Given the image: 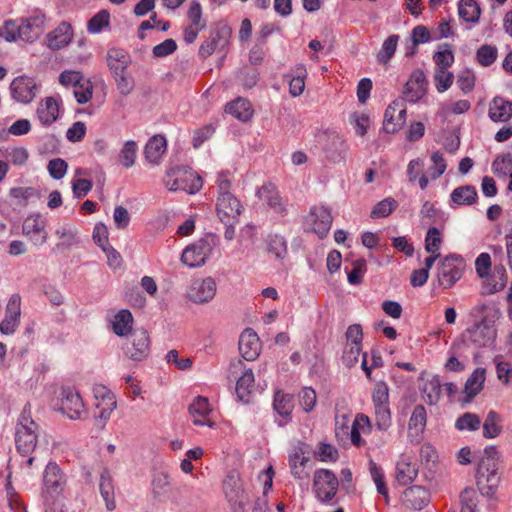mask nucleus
Returning a JSON list of instances; mask_svg holds the SVG:
<instances>
[{
    "instance_id": "nucleus-52",
    "label": "nucleus",
    "mask_w": 512,
    "mask_h": 512,
    "mask_svg": "<svg viewBox=\"0 0 512 512\" xmlns=\"http://www.w3.org/2000/svg\"><path fill=\"white\" fill-rule=\"evenodd\" d=\"M112 331L119 336L128 332V310L122 309L109 318Z\"/></svg>"
},
{
    "instance_id": "nucleus-9",
    "label": "nucleus",
    "mask_w": 512,
    "mask_h": 512,
    "mask_svg": "<svg viewBox=\"0 0 512 512\" xmlns=\"http://www.w3.org/2000/svg\"><path fill=\"white\" fill-rule=\"evenodd\" d=\"M372 401L375 409V425L380 431H386L392 424L389 408V388L381 381L375 384L372 393Z\"/></svg>"
},
{
    "instance_id": "nucleus-37",
    "label": "nucleus",
    "mask_w": 512,
    "mask_h": 512,
    "mask_svg": "<svg viewBox=\"0 0 512 512\" xmlns=\"http://www.w3.org/2000/svg\"><path fill=\"white\" fill-rule=\"evenodd\" d=\"M427 422V412L423 405L415 406L409 419V436L415 433L418 438L425 430Z\"/></svg>"
},
{
    "instance_id": "nucleus-56",
    "label": "nucleus",
    "mask_w": 512,
    "mask_h": 512,
    "mask_svg": "<svg viewBox=\"0 0 512 512\" xmlns=\"http://www.w3.org/2000/svg\"><path fill=\"white\" fill-rule=\"evenodd\" d=\"M461 512H476L477 493L473 488H465L460 496Z\"/></svg>"
},
{
    "instance_id": "nucleus-20",
    "label": "nucleus",
    "mask_w": 512,
    "mask_h": 512,
    "mask_svg": "<svg viewBox=\"0 0 512 512\" xmlns=\"http://www.w3.org/2000/svg\"><path fill=\"white\" fill-rule=\"evenodd\" d=\"M21 317V297L19 294H13L7 303L5 317L0 323V331L3 334H13L20 323Z\"/></svg>"
},
{
    "instance_id": "nucleus-3",
    "label": "nucleus",
    "mask_w": 512,
    "mask_h": 512,
    "mask_svg": "<svg viewBox=\"0 0 512 512\" xmlns=\"http://www.w3.org/2000/svg\"><path fill=\"white\" fill-rule=\"evenodd\" d=\"M218 198L216 212L224 224L235 223L241 214L242 206L239 200L230 192L231 179L229 172H221L217 179Z\"/></svg>"
},
{
    "instance_id": "nucleus-8",
    "label": "nucleus",
    "mask_w": 512,
    "mask_h": 512,
    "mask_svg": "<svg viewBox=\"0 0 512 512\" xmlns=\"http://www.w3.org/2000/svg\"><path fill=\"white\" fill-rule=\"evenodd\" d=\"M37 431L38 425L24 410L17 424L15 434L16 448L19 453L28 455L34 451L38 438Z\"/></svg>"
},
{
    "instance_id": "nucleus-23",
    "label": "nucleus",
    "mask_w": 512,
    "mask_h": 512,
    "mask_svg": "<svg viewBox=\"0 0 512 512\" xmlns=\"http://www.w3.org/2000/svg\"><path fill=\"white\" fill-rule=\"evenodd\" d=\"M36 84L34 80L27 76L15 78L10 86L12 97L21 103H29L35 97Z\"/></svg>"
},
{
    "instance_id": "nucleus-61",
    "label": "nucleus",
    "mask_w": 512,
    "mask_h": 512,
    "mask_svg": "<svg viewBox=\"0 0 512 512\" xmlns=\"http://www.w3.org/2000/svg\"><path fill=\"white\" fill-rule=\"evenodd\" d=\"M441 243L440 231L436 227H431L425 238V249L428 253H438L439 245Z\"/></svg>"
},
{
    "instance_id": "nucleus-63",
    "label": "nucleus",
    "mask_w": 512,
    "mask_h": 512,
    "mask_svg": "<svg viewBox=\"0 0 512 512\" xmlns=\"http://www.w3.org/2000/svg\"><path fill=\"white\" fill-rule=\"evenodd\" d=\"M177 50V43L173 39H166L162 43L154 46L152 52L156 58H163Z\"/></svg>"
},
{
    "instance_id": "nucleus-46",
    "label": "nucleus",
    "mask_w": 512,
    "mask_h": 512,
    "mask_svg": "<svg viewBox=\"0 0 512 512\" xmlns=\"http://www.w3.org/2000/svg\"><path fill=\"white\" fill-rule=\"evenodd\" d=\"M441 390L442 385L438 376H434L429 381H427L422 389L426 397V403L429 405L436 404L440 400Z\"/></svg>"
},
{
    "instance_id": "nucleus-11",
    "label": "nucleus",
    "mask_w": 512,
    "mask_h": 512,
    "mask_svg": "<svg viewBox=\"0 0 512 512\" xmlns=\"http://www.w3.org/2000/svg\"><path fill=\"white\" fill-rule=\"evenodd\" d=\"M95 398V418L98 419L97 425L102 428L104 421L109 418L112 411L116 408V398L113 392L102 384L93 386Z\"/></svg>"
},
{
    "instance_id": "nucleus-54",
    "label": "nucleus",
    "mask_w": 512,
    "mask_h": 512,
    "mask_svg": "<svg viewBox=\"0 0 512 512\" xmlns=\"http://www.w3.org/2000/svg\"><path fill=\"white\" fill-rule=\"evenodd\" d=\"M481 426V419L478 415L470 412L464 413L455 423L458 430L476 431Z\"/></svg>"
},
{
    "instance_id": "nucleus-15",
    "label": "nucleus",
    "mask_w": 512,
    "mask_h": 512,
    "mask_svg": "<svg viewBox=\"0 0 512 512\" xmlns=\"http://www.w3.org/2000/svg\"><path fill=\"white\" fill-rule=\"evenodd\" d=\"M186 294L188 299L194 303L209 302L216 294V282L211 277L195 279L191 282Z\"/></svg>"
},
{
    "instance_id": "nucleus-47",
    "label": "nucleus",
    "mask_w": 512,
    "mask_h": 512,
    "mask_svg": "<svg viewBox=\"0 0 512 512\" xmlns=\"http://www.w3.org/2000/svg\"><path fill=\"white\" fill-rule=\"evenodd\" d=\"M499 422V414L494 410L489 411L483 423V436L485 438L497 437L502 431Z\"/></svg>"
},
{
    "instance_id": "nucleus-2",
    "label": "nucleus",
    "mask_w": 512,
    "mask_h": 512,
    "mask_svg": "<svg viewBox=\"0 0 512 512\" xmlns=\"http://www.w3.org/2000/svg\"><path fill=\"white\" fill-rule=\"evenodd\" d=\"M46 16L40 10H35L26 18L7 20L3 25V38L7 41L18 39L25 42H34L45 29Z\"/></svg>"
},
{
    "instance_id": "nucleus-21",
    "label": "nucleus",
    "mask_w": 512,
    "mask_h": 512,
    "mask_svg": "<svg viewBox=\"0 0 512 512\" xmlns=\"http://www.w3.org/2000/svg\"><path fill=\"white\" fill-rule=\"evenodd\" d=\"M239 352L247 361L255 360L261 351V343L256 332L251 329H245L239 337Z\"/></svg>"
},
{
    "instance_id": "nucleus-32",
    "label": "nucleus",
    "mask_w": 512,
    "mask_h": 512,
    "mask_svg": "<svg viewBox=\"0 0 512 512\" xmlns=\"http://www.w3.org/2000/svg\"><path fill=\"white\" fill-rule=\"evenodd\" d=\"M346 144L344 140L337 134L329 137V142L325 147L327 158L334 163H341L345 160Z\"/></svg>"
},
{
    "instance_id": "nucleus-49",
    "label": "nucleus",
    "mask_w": 512,
    "mask_h": 512,
    "mask_svg": "<svg viewBox=\"0 0 512 512\" xmlns=\"http://www.w3.org/2000/svg\"><path fill=\"white\" fill-rule=\"evenodd\" d=\"M399 36L396 34L390 35L382 44L381 50L377 54V60L380 64H387L394 56Z\"/></svg>"
},
{
    "instance_id": "nucleus-16",
    "label": "nucleus",
    "mask_w": 512,
    "mask_h": 512,
    "mask_svg": "<svg viewBox=\"0 0 512 512\" xmlns=\"http://www.w3.org/2000/svg\"><path fill=\"white\" fill-rule=\"evenodd\" d=\"M211 251L212 247L209 242L205 239H200L185 248L181 256V261L189 267H198L205 263Z\"/></svg>"
},
{
    "instance_id": "nucleus-26",
    "label": "nucleus",
    "mask_w": 512,
    "mask_h": 512,
    "mask_svg": "<svg viewBox=\"0 0 512 512\" xmlns=\"http://www.w3.org/2000/svg\"><path fill=\"white\" fill-rule=\"evenodd\" d=\"M61 410L70 419H79L85 412V407L80 394L73 390L64 392Z\"/></svg>"
},
{
    "instance_id": "nucleus-42",
    "label": "nucleus",
    "mask_w": 512,
    "mask_h": 512,
    "mask_svg": "<svg viewBox=\"0 0 512 512\" xmlns=\"http://www.w3.org/2000/svg\"><path fill=\"white\" fill-rule=\"evenodd\" d=\"M459 16L465 22L477 23L481 10L474 0H461L458 7Z\"/></svg>"
},
{
    "instance_id": "nucleus-22",
    "label": "nucleus",
    "mask_w": 512,
    "mask_h": 512,
    "mask_svg": "<svg viewBox=\"0 0 512 512\" xmlns=\"http://www.w3.org/2000/svg\"><path fill=\"white\" fill-rule=\"evenodd\" d=\"M431 500L430 493L422 486H411L407 488L402 496L403 505L410 510L420 511L426 507Z\"/></svg>"
},
{
    "instance_id": "nucleus-25",
    "label": "nucleus",
    "mask_w": 512,
    "mask_h": 512,
    "mask_svg": "<svg viewBox=\"0 0 512 512\" xmlns=\"http://www.w3.org/2000/svg\"><path fill=\"white\" fill-rule=\"evenodd\" d=\"M73 38L72 26L67 22H61L53 31L47 34V46L52 50H59L67 46Z\"/></svg>"
},
{
    "instance_id": "nucleus-19",
    "label": "nucleus",
    "mask_w": 512,
    "mask_h": 512,
    "mask_svg": "<svg viewBox=\"0 0 512 512\" xmlns=\"http://www.w3.org/2000/svg\"><path fill=\"white\" fill-rule=\"evenodd\" d=\"M257 196L267 203L270 209L280 217H285L288 214V203L285 201L275 185L267 183L257 190Z\"/></svg>"
},
{
    "instance_id": "nucleus-28",
    "label": "nucleus",
    "mask_w": 512,
    "mask_h": 512,
    "mask_svg": "<svg viewBox=\"0 0 512 512\" xmlns=\"http://www.w3.org/2000/svg\"><path fill=\"white\" fill-rule=\"evenodd\" d=\"M489 118L493 122H507L512 118V101L501 96L492 99L489 105Z\"/></svg>"
},
{
    "instance_id": "nucleus-57",
    "label": "nucleus",
    "mask_w": 512,
    "mask_h": 512,
    "mask_svg": "<svg viewBox=\"0 0 512 512\" xmlns=\"http://www.w3.org/2000/svg\"><path fill=\"white\" fill-rule=\"evenodd\" d=\"M73 94L79 104L87 103L93 95V85L90 80L83 78L74 89Z\"/></svg>"
},
{
    "instance_id": "nucleus-44",
    "label": "nucleus",
    "mask_w": 512,
    "mask_h": 512,
    "mask_svg": "<svg viewBox=\"0 0 512 512\" xmlns=\"http://www.w3.org/2000/svg\"><path fill=\"white\" fill-rule=\"evenodd\" d=\"M110 25V13L107 10H100L87 23V31L90 34H98Z\"/></svg>"
},
{
    "instance_id": "nucleus-40",
    "label": "nucleus",
    "mask_w": 512,
    "mask_h": 512,
    "mask_svg": "<svg viewBox=\"0 0 512 512\" xmlns=\"http://www.w3.org/2000/svg\"><path fill=\"white\" fill-rule=\"evenodd\" d=\"M266 479L264 480V491L262 496L256 497L253 501V505L251 504L249 508H251L252 512H267L268 502H267V491L272 488V478H273V469L270 466L265 471Z\"/></svg>"
},
{
    "instance_id": "nucleus-36",
    "label": "nucleus",
    "mask_w": 512,
    "mask_h": 512,
    "mask_svg": "<svg viewBox=\"0 0 512 512\" xmlns=\"http://www.w3.org/2000/svg\"><path fill=\"white\" fill-rule=\"evenodd\" d=\"M171 490L169 474L166 471H156L152 479V492L155 498H166Z\"/></svg>"
},
{
    "instance_id": "nucleus-59",
    "label": "nucleus",
    "mask_w": 512,
    "mask_h": 512,
    "mask_svg": "<svg viewBox=\"0 0 512 512\" xmlns=\"http://www.w3.org/2000/svg\"><path fill=\"white\" fill-rule=\"evenodd\" d=\"M7 489V505L10 512H27L26 506L23 503L21 496L14 490L10 483L6 486Z\"/></svg>"
},
{
    "instance_id": "nucleus-50",
    "label": "nucleus",
    "mask_w": 512,
    "mask_h": 512,
    "mask_svg": "<svg viewBox=\"0 0 512 512\" xmlns=\"http://www.w3.org/2000/svg\"><path fill=\"white\" fill-rule=\"evenodd\" d=\"M99 488L100 493L106 502L107 509L112 511L116 507L114 501V487L110 476L106 473L101 475Z\"/></svg>"
},
{
    "instance_id": "nucleus-31",
    "label": "nucleus",
    "mask_w": 512,
    "mask_h": 512,
    "mask_svg": "<svg viewBox=\"0 0 512 512\" xmlns=\"http://www.w3.org/2000/svg\"><path fill=\"white\" fill-rule=\"evenodd\" d=\"M59 104L53 97L41 101L37 108V116L43 125H50L58 118Z\"/></svg>"
},
{
    "instance_id": "nucleus-7",
    "label": "nucleus",
    "mask_w": 512,
    "mask_h": 512,
    "mask_svg": "<svg viewBox=\"0 0 512 512\" xmlns=\"http://www.w3.org/2000/svg\"><path fill=\"white\" fill-rule=\"evenodd\" d=\"M164 184L170 191H184L189 194H195L203 185L201 177L194 171L182 168L170 170Z\"/></svg>"
},
{
    "instance_id": "nucleus-35",
    "label": "nucleus",
    "mask_w": 512,
    "mask_h": 512,
    "mask_svg": "<svg viewBox=\"0 0 512 512\" xmlns=\"http://www.w3.org/2000/svg\"><path fill=\"white\" fill-rule=\"evenodd\" d=\"M55 233L59 239L57 244L58 249L67 250L78 243V231L72 225H62L56 229Z\"/></svg>"
},
{
    "instance_id": "nucleus-29",
    "label": "nucleus",
    "mask_w": 512,
    "mask_h": 512,
    "mask_svg": "<svg viewBox=\"0 0 512 512\" xmlns=\"http://www.w3.org/2000/svg\"><path fill=\"white\" fill-rule=\"evenodd\" d=\"M210 411L211 409L209 407L208 399L202 396L196 397L194 401L189 405V413L193 418V423L195 425H208L213 427L214 423L206 420V417Z\"/></svg>"
},
{
    "instance_id": "nucleus-14",
    "label": "nucleus",
    "mask_w": 512,
    "mask_h": 512,
    "mask_svg": "<svg viewBox=\"0 0 512 512\" xmlns=\"http://www.w3.org/2000/svg\"><path fill=\"white\" fill-rule=\"evenodd\" d=\"M133 316L130 313V359L142 361L150 353V337L144 328L132 329Z\"/></svg>"
},
{
    "instance_id": "nucleus-53",
    "label": "nucleus",
    "mask_w": 512,
    "mask_h": 512,
    "mask_svg": "<svg viewBox=\"0 0 512 512\" xmlns=\"http://www.w3.org/2000/svg\"><path fill=\"white\" fill-rule=\"evenodd\" d=\"M497 57L498 50L494 45L484 44L476 51V60L483 67L492 65Z\"/></svg>"
},
{
    "instance_id": "nucleus-60",
    "label": "nucleus",
    "mask_w": 512,
    "mask_h": 512,
    "mask_svg": "<svg viewBox=\"0 0 512 512\" xmlns=\"http://www.w3.org/2000/svg\"><path fill=\"white\" fill-rule=\"evenodd\" d=\"M9 195L16 200L17 204L25 206L30 198L36 196V190L33 187H13Z\"/></svg>"
},
{
    "instance_id": "nucleus-10",
    "label": "nucleus",
    "mask_w": 512,
    "mask_h": 512,
    "mask_svg": "<svg viewBox=\"0 0 512 512\" xmlns=\"http://www.w3.org/2000/svg\"><path fill=\"white\" fill-rule=\"evenodd\" d=\"M464 262L459 255H448L440 262L438 270V282L444 289L451 288L462 276Z\"/></svg>"
},
{
    "instance_id": "nucleus-48",
    "label": "nucleus",
    "mask_w": 512,
    "mask_h": 512,
    "mask_svg": "<svg viewBox=\"0 0 512 512\" xmlns=\"http://www.w3.org/2000/svg\"><path fill=\"white\" fill-rule=\"evenodd\" d=\"M0 155L11 162L13 165L22 166L24 165L28 158L29 153L27 149L23 147H8L3 150H0Z\"/></svg>"
},
{
    "instance_id": "nucleus-51",
    "label": "nucleus",
    "mask_w": 512,
    "mask_h": 512,
    "mask_svg": "<svg viewBox=\"0 0 512 512\" xmlns=\"http://www.w3.org/2000/svg\"><path fill=\"white\" fill-rule=\"evenodd\" d=\"M370 428V419L364 414H358L353 422L350 431V439L353 445L360 447L364 444L359 429Z\"/></svg>"
},
{
    "instance_id": "nucleus-18",
    "label": "nucleus",
    "mask_w": 512,
    "mask_h": 512,
    "mask_svg": "<svg viewBox=\"0 0 512 512\" xmlns=\"http://www.w3.org/2000/svg\"><path fill=\"white\" fill-rule=\"evenodd\" d=\"M426 76L420 69L414 70L403 89V100L409 103L418 102L426 94Z\"/></svg>"
},
{
    "instance_id": "nucleus-4",
    "label": "nucleus",
    "mask_w": 512,
    "mask_h": 512,
    "mask_svg": "<svg viewBox=\"0 0 512 512\" xmlns=\"http://www.w3.org/2000/svg\"><path fill=\"white\" fill-rule=\"evenodd\" d=\"M223 490L233 512H247L252 500L249 491L243 487L236 471H231L223 482Z\"/></svg>"
},
{
    "instance_id": "nucleus-6",
    "label": "nucleus",
    "mask_w": 512,
    "mask_h": 512,
    "mask_svg": "<svg viewBox=\"0 0 512 512\" xmlns=\"http://www.w3.org/2000/svg\"><path fill=\"white\" fill-rule=\"evenodd\" d=\"M106 62L118 88L126 94L128 92V52L125 48L111 47L107 51Z\"/></svg>"
},
{
    "instance_id": "nucleus-30",
    "label": "nucleus",
    "mask_w": 512,
    "mask_h": 512,
    "mask_svg": "<svg viewBox=\"0 0 512 512\" xmlns=\"http://www.w3.org/2000/svg\"><path fill=\"white\" fill-rule=\"evenodd\" d=\"M167 148L166 139L162 135L153 136L145 146L146 160L154 165H158Z\"/></svg>"
},
{
    "instance_id": "nucleus-64",
    "label": "nucleus",
    "mask_w": 512,
    "mask_h": 512,
    "mask_svg": "<svg viewBox=\"0 0 512 512\" xmlns=\"http://www.w3.org/2000/svg\"><path fill=\"white\" fill-rule=\"evenodd\" d=\"M269 251L277 258H282L287 253V243L284 237L280 235H274L270 237L269 240Z\"/></svg>"
},
{
    "instance_id": "nucleus-43",
    "label": "nucleus",
    "mask_w": 512,
    "mask_h": 512,
    "mask_svg": "<svg viewBox=\"0 0 512 512\" xmlns=\"http://www.w3.org/2000/svg\"><path fill=\"white\" fill-rule=\"evenodd\" d=\"M273 407L277 414L288 419L294 407L293 396L277 391L274 396Z\"/></svg>"
},
{
    "instance_id": "nucleus-41",
    "label": "nucleus",
    "mask_w": 512,
    "mask_h": 512,
    "mask_svg": "<svg viewBox=\"0 0 512 512\" xmlns=\"http://www.w3.org/2000/svg\"><path fill=\"white\" fill-rule=\"evenodd\" d=\"M87 175V170L83 168H78L75 171V177L72 181V190L76 198L86 196L92 189V182L89 179L83 178V176Z\"/></svg>"
},
{
    "instance_id": "nucleus-38",
    "label": "nucleus",
    "mask_w": 512,
    "mask_h": 512,
    "mask_svg": "<svg viewBox=\"0 0 512 512\" xmlns=\"http://www.w3.org/2000/svg\"><path fill=\"white\" fill-rule=\"evenodd\" d=\"M225 111L243 122L248 121L253 114L250 103L243 98L228 103Z\"/></svg>"
},
{
    "instance_id": "nucleus-13",
    "label": "nucleus",
    "mask_w": 512,
    "mask_h": 512,
    "mask_svg": "<svg viewBox=\"0 0 512 512\" xmlns=\"http://www.w3.org/2000/svg\"><path fill=\"white\" fill-rule=\"evenodd\" d=\"M309 454L310 447L304 442H298L294 447V452L289 455V466L294 478L299 480L309 478L308 464L311 462Z\"/></svg>"
},
{
    "instance_id": "nucleus-55",
    "label": "nucleus",
    "mask_w": 512,
    "mask_h": 512,
    "mask_svg": "<svg viewBox=\"0 0 512 512\" xmlns=\"http://www.w3.org/2000/svg\"><path fill=\"white\" fill-rule=\"evenodd\" d=\"M398 204L393 198H385L378 202L371 211L372 218H383L389 216L396 208Z\"/></svg>"
},
{
    "instance_id": "nucleus-33",
    "label": "nucleus",
    "mask_w": 512,
    "mask_h": 512,
    "mask_svg": "<svg viewBox=\"0 0 512 512\" xmlns=\"http://www.w3.org/2000/svg\"><path fill=\"white\" fill-rule=\"evenodd\" d=\"M485 378L486 371L481 367L476 368L468 377L464 386V393L466 394L467 401H470L481 392Z\"/></svg>"
},
{
    "instance_id": "nucleus-58",
    "label": "nucleus",
    "mask_w": 512,
    "mask_h": 512,
    "mask_svg": "<svg viewBox=\"0 0 512 512\" xmlns=\"http://www.w3.org/2000/svg\"><path fill=\"white\" fill-rule=\"evenodd\" d=\"M411 39L413 43V49L411 52H407L406 55H414L416 53V46L429 42L431 40V34L427 27L424 25H418L413 28Z\"/></svg>"
},
{
    "instance_id": "nucleus-34",
    "label": "nucleus",
    "mask_w": 512,
    "mask_h": 512,
    "mask_svg": "<svg viewBox=\"0 0 512 512\" xmlns=\"http://www.w3.org/2000/svg\"><path fill=\"white\" fill-rule=\"evenodd\" d=\"M451 200L458 206L472 205L478 200V193L474 186L464 185L455 188L451 193Z\"/></svg>"
},
{
    "instance_id": "nucleus-17",
    "label": "nucleus",
    "mask_w": 512,
    "mask_h": 512,
    "mask_svg": "<svg viewBox=\"0 0 512 512\" xmlns=\"http://www.w3.org/2000/svg\"><path fill=\"white\" fill-rule=\"evenodd\" d=\"M46 219L40 214L28 216L22 226V233L34 245H43L47 241Z\"/></svg>"
},
{
    "instance_id": "nucleus-24",
    "label": "nucleus",
    "mask_w": 512,
    "mask_h": 512,
    "mask_svg": "<svg viewBox=\"0 0 512 512\" xmlns=\"http://www.w3.org/2000/svg\"><path fill=\"white\" fill-rule=\"evenodd\" d=\"M44 494L53 496L59 494L65 484V478L56 463H49L46 466L44 477Z\"/></svg>"
},
{
    "instance_id": "nucleus-27",
    "label": "nucleus",
    "mask_w": 512,
    "mask_h": 512,
    "mask_svg": "<svg viewBox=\"0 0 512 512\" xmlns=\"http://www.w3.org/2000/svg\"><path fill=\"white\" fill-rule=\"evenodd\" d=\"M310 221L313 222V231L321 238L325 237L332 225V215L325 207H314L309 214Z\"/></svg>"
},
{
    "instance_id": "nucleus-12",
    "label": "nucleus",
    "mask_w": 512,
    "mask_h": 512,
    "mask_svg": "<svg viewBox=\"0 0 512 512\" xmlns=\"http://www.w3.org/2000/svg\"><path fill=\"white\" fill-rule=\"evenodd\" d=\"M314 489L321 502L331 501L337 493L339 481L328 469H319L314 473Z\"/></svg>"
},
{
    "instance_id": "nucleus-39",
    "label": "nucleus",
    "mask_w": 512,
    "mask_h": 512,
    "mask_svg": "<svg viewBox=\"0 0 512 512\" xmlns=\"http://www.w3.org/2000/svg\"><path fill=\"white\" fill-rule=\"evenodd\" d=\"M254 386V374L251 369L246 370L236 383V394L240 401L249 402V395Z\"/></svg>"
},
{
    "instance_id": "nucleus-1",
    "label": "nucleus",
    "mask_w": 512,
    "mask_h": 512,
    "mask_svg": "<svg viewBox=\"0 0 512 512\" xmlns=\"http://www.w3.org/2000/svg\"><path fill=\"white\" fill-rule=\"evenodd\" d=\"M500 454L495 446L484 449L476 470V483L480 493L493 497L498 489L501 475L499 473Z\"/></svg>"
},
{
    "instance_id": "nucleus-5",
    "label": "nucleus",
    "mask_w": 512,
    "mask_h": 512,
    "mask_svg": "<svg viewBox=\"0 0 512 512\" xmlns=\"http://www.w3.org/2000/svg\"><path fill=\"white\" fill-rule=\"evenodd\" d=\"M496 335L493 322L484 317L462 333L461 342L476 348L490 347L495 342Z\"/></svg>"
},
{
    "instance_id": "nucleus-45",
    "label": "nucleus",
    "mask_w": 512,
    "mask_h": 512,
    "mask_svg": "<svg viewBox=\"0 0 512 512\" xmlns=\"http://www.w3.org/2000/svg\"><path fill=\"white\" fill-rule=\"evenodd\" d=\"M418 471L415 465L406 462L400 461L396 466V479L402 485H407L415 480L417 477Z\"/></svg>"
},
{
    "instance_id": "nucleus-62",
    "label": "nucleus",
    "mask_w": 512,
    "mask_h": 512,
    "mask_svg": "<svg viewBox=\"0 0 512 512\" xmlns=\"http://www.w3.org/2000/svg\"><path fill=\"white\" fill-rule=\"evenodd\" d=\"M366 272V261L361 258L352 262V269L348 272V282L352 285H358L361 277Z\"/></svg>"
}]
</instances>
